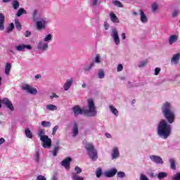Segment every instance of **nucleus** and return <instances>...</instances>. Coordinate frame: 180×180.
I'll return each instance as SVG.
<instances>
[{
  "mask_svg": "<svg viewBox=\"0 0 180 180\" xmlns=\"http://www.w3.org/2000/svg\"><path fill=\"white\" fill-rule=\"evenodd\" d=\"M141 180H148V177H147L146 175L144 174H141V177H140Z\"/></svg>",
  "mask_w": 180,
  "mask_h": 180,
  "instance_id": "603ef678",
  "label": "nucleus"
},
{
  "mask_svg": "<svg viewBox=\"0 0 180 180\" xmlns=\"http://www.w3.org/2000/svg\"><path fill=\"white\" fill-rule=\"evenodd\" d=\"M158 134L162 139H168L171 134V125L165 120H162L158 125Z\"/></svg>",
  "mask_w": 180,
  "mask_h": 180,
  "instance_id": "f03ea898",
  "label": "nucleus"
},
{
  "mask_svg": "<svg viewBox=\"0 0 180 180\" xmlns=\"http://www.w3.org/2000/svg\"><path fill=\"white\" fill-rule=\"evenodd\" d=\"M11 68H12V65L9 63H7L6 64V66H5V74H6V75H9Z\"/></svg>",
  "mask_w": 180,
  "mask_h": 180,
  "instance_id": "412c9836",
  "label": "nucleus"
},
{
  "mask_svg": "<svg viewBox=\"0 0 180 180\" xmlns=\"http://www.w3.org/2000/svg\"><path fill=\"white\" fill-rule=\"evenodd\" d=\"M86 151H88V155L92 161H96L98 160V151L95 149V146L92 143H87L85 146Z\"/></svg>",
  "mask_w": 180,
  "mask_h": 180,
  "instance_id": "20e7f679",
  "label": "nucleus"
},
{
  "mask_svg": "<svg viewBox=\"0 0 180 180\" xmlns=\"http://www.w3.org/2000/svg\"><path fill=\"white\" fill-rule=\"evenodd\" d=\"M96 175L98 178H101L102 176V169H101V167L97 168L96 171Z\"/></svg>",
  "mask_w": 180,
  "mask_h": 180,
  "instance_id": "473e14b6",
  "label": "nucleus"
},
{
  "mask_svg": "<svg viewBox=\"0 0 180 180\" xmlns=\"http://www.w3.org/2000/svg\"><path fill=\"white\" fill-rule=\"evenodd\" d=\"M43 134H44V129H39V133H38V136L41 137V136H44Z\"/></svg>",
  "mask_w": 180,
  "mask_h": 180,
  "instance_id": "3c124183",
  "label": "nucleus"
},
{
  "mask_svg": "<svg viewBox=\"0 0 180 180\" xmlns=\"http://www.w3.org/2000/svg\"><path fill=\"white\" fill-rule=\"evenodd\" d=\"M23 13H26V10H25L23 8H21L18 11L16 16L20 17L22 15H23Z\"/></svg>",
  "mask_w": 180,
  "mask_h": 180,
  "instance_id": "c85d7f7f",
  "label": "nucleus"
},
{
  "mask_svg": "<svg viewBox=\"0 0 180 180\" xmlns=\"http://www.w3.org/2000/svg\"><path fill=\"white\" fill-rule=\"evenodd\" d=\"M57 130H58V125H56V126L53 128L52 134H53V136L56 134V133H57Z\"/></svg>",
  "mask_w": 180,
  "mask_h": 180,
  "instance_id": "49530a36",
  "label": "nucleus"
},
{
  "mask_svg": "<svg viewBox=\"0 0 180 180\" xmlns=\"http://www.w3.org/2000/svg\"><path fill=\"white\" fill-rule=\"evenodd\" d=\"M167 174L164 172H160L158 175V179H164V178H166V176H167Z\"/></svg>",
  "mask_w": 180,
  "mask_h": 180,
  "instance_id": "7c9ffc66",
  "label": "nucleus"
},
{
  "mask_svg": "<svg viewBox=\"0 0 180 180\" xmlns=\"http://www.w3.org/2000/svg\"><path fill=\"white\" fill-rule=\"evenodd\" d=\"M72 180H84V177L77 174V173H72Z\"/></svg>",
  "mask_w": 180,
  "mask_h": 180,
  "instance_id": "5701e85b",
  "label": "nucleus"
},
{
  "mask_svg": "<svg viewBox=\"0 0 180 180\" xmlns=\"http://www.w3.org/2000/svg\"><path fill=\"white\" fill-rule=\"evenodd\" d=\"M30 34H32V32H30V31L27 30L25 34V37H30Z\"/></svg>",
  "mask_w": 180,
  "mask_h": 180,
  "instance_id": "4d7b16f0",
  "label": "nucleus"
},
{
  "mask_svg": "<svg viewBox=\"0 0 180 180\" xmlns=\"http://www.w3.org/2000/svg\"><path fill=\"white\" fill-rule=\"evenodd\" d=\"M120 71H123V65L119 64L117 66V72H120Z\"/></svg>",
  "mask_w": 180,
  "mask_h": 180,
  "instance_id": "09e8293b",
  "label": "nucleus"
},
{
  "mask_svg": "<svg viewBox=\"0 0 180 180\" xmlns=\"http://www.w3.org/2000/svg\"><path fill=\"white\" fill-rule=\"evenodd\" d=\"M88 109H82L79 105H76L72 108L73 113L75 117H78L79 115H85L89 117H94L96 116V107L94 100L90 98L87 100Z\"/></svg>",
  "mask_w": 180,
  "mask_h": 180,
  "instance_id": "f257e3e1",
  "label": "nucleus"
},
{
  "mask_svg": "<svg viewBox=\"0 0 180 180\" xmlns=\"http://www.w3.org/2000/svg\"><path fill=\"white\" fill-rule=\"evenodd\" d=\"M46 109L48 110H51V111L57 110V106L53 104H49L46 105Z\"/></svg>",
  "mask_w": 180,
  "mask_h": 180,
  "instance_id": "cd10ccee",
  "label": "nucleus"
},
{
  "mask_svg": "<svg viewBox=\"0 0 180 180\" xmlns=\"http://www.w3.org/2000/svg\"><path fill=\"white\" fill-rule=\"evenodd\" d=\"M37 29H38V30L43 29V22H41V21L37 22Z\"/></svg>",
  "mask_w": 180,
  "mask_h": 180,
  "instance_id": "e433bc0d",
  "label": "nucleus"
},
{
  "mask_svg": "<svg viewBox=\"0 0 180 180\" xmlns=\"http://www.w3.org/2000/svg\"><path fill=\"white\" fill-rule=\"evenodd\" d=\"M52 37H53V35H51V34H48V35L44 38V41H49L51 40Z\"/></svg>",
  "mask_w": 180,
  "mask_h": 180,
  "instance_id": "a18cd8bd",
  "label": "nucleus"
},
{
  "mask_svg": "<svg viewBox=\"0 0 180 180\" xmlns=\"http://www.w3.org/2000/svg\"><path fill=\"white\" fill-rule=\"evenodd\" d=\"M161 109L162 115L167 120L168 123H174V122H175V113L174 112V110H172L171 103L168 102L164 103Z\"/></svg>",
  "mask_w": 180,
  "mask_h": 180,
  "instance_id": "7ed1b4c3",
  "label": "nucleus"
},
{
  "mask_svg": "<svg viewBox=\"0 0 180 180\" xmlns=\"http://www.w3.org/2000/svg\"><path fill=\"white\" fill-rule=\"evenodd\" d=\"M92 67H94V63H91L89 66H87L84 70L88 72V71H90L91 69L92 68Z\"/></svg>",
  "mask_w": 180,
  "mask_h": 180,
  "instance_id": "de8ad7c7",
  "label": "nucleus"
},
{
  "mask_svg": "<svg viewBox=\"0 0 180 180\" xmlns=\"http://www.w3.org/2000/svg\"><path fill=\"white\" fill-rule=\"evenodd\" d=\"M180 60V53H177L173 55V57L171 59V63H174L175 64H178Z\"/></svg>",
  "mask_w": 180,
  "mask_h": 180,
  "instance_id": "dca6fc26",
  "label": "nucleus"
},
{
  "mask_svg": "<svg viewBox=\"0 0 180 180\" xmlns=\"http://www.w3.org/2000/svg\"><path fill=\"white\" fill-rule=\"evenodd\" d=\"M98 78L102 79V78H105V72L103 70H100L98 73Z\"/></svg>",
  "mask_w": 180,
  "mask_h": 180,
  "instance_id": "c9c22d12",
  "label": "nucleus"
},
{
  "mask_svg": "<svg viewBox=\"0 0 180 180\" xmlns=\"http://www.w3.org/2000/svg\"><path fill=\"white\" fill-rule=\"evenodd\" d=\"M25 49H27L28 50H32V46L20 44L19 46H15V50L17 51H25Z\"/></svg>",
  "mask_w": 180,
  "mask_h": 180,
  "instance_id": "f8f14e48",
  "label": "nucleus"
},
{
  "mask_svg": "<svg viewBox=\"0 0 180 180\" xmlns=\"http://www.w3.org/2000/svg\"><path fill=\"white\" fill-rule=\"evenodd\" d=\"M41 126H43V127H50L51 124H50V122L42 121Z\"/></svg>",
  "mask_w": 180,
  "mask_h": 180,
  "instance_id": "f704fd0d",
  "label": "nucleus"
},
{
  "mask_svg": "<svg viewBox=\"0 0 180 180\" xmlns=\"http://www.w3.org/2000/svg\"><path fill=\"white\" fill-rule=\"evenodd\" d=\"M150 159L153 162H155V164H164V160L158 155H152L150 156Z\"/></svg>",
  "mask_w": 180,
  "mask_h": 180,
  "instance_id": "1a4fd4ad",
  "label": "nucleus"
},
{
  "mask_svg": "<svg viewBox=\"0 0 180 180\" xmlns=\"http://www.w3.org/2000/svg\"><path fill=\"white\" fill-rule=\"evenodd\" d=\"M172 180H180V173H176L172 177Z\"/></svg>",
  "mask_w": 180,
  "mask_h": 180,
  "instance_id": "ea45409f",
  "label": "nucleus"
},
{
  "mask_svg": "<svg viewBox=\"0 0 180 180\" xmlns=\"http://www.w3.org/2000/svg\"><path fill=\"white\" fill-rule=\"evenodd\" d=\"M75 171L77 175H78V174H81V172H82V169H80V167H78V166H76V167H75Z\"/></svg>",
  "mask_w": 180,
  "mask_h": 180,
  "instance_id": "37998d69",
  "label": "nucleus"
},
{
  "mask_svg": "<svg viewBox=\"0 0 180 180\" xmlns=\"http://www.w3.org/2000/svg\"><path fill=\"white\" fill-rule=\"evenodd\" d=\"M117 174V169L116 168H113L110 169V171H107L104 173V176L106 178H112V176H115Z\"/></svg>",
  "mask_w": 180,
  "mask_h": 180,
  "instance_id": "9b49d317",
  "label": "nucleus"
},
{
  "mask_svg": "<svg viewBox=\"0 0 180 180\" xmlns=\"http://www.w3.org/2000/svg\"><path fill=\"white\" fill-rule=\"evenodd\" d=\"M157 9H158V5L157 4V3H154L152 5V11H153V12H155V11H157Z\"/></svg>",
  "mask_w": 180,
  "mask_h": 180,
  "instance_id": "c03bdc74",
  "label": "nucleus"
},
{
  "mask_svg": "<svg viewBox=\"0 0 180 180\" xmlns=\"http://www.w3.org/2000/svg\"><path fill=\"white\" fill-rule=\"evenodd\" d=\"M15 23L17 30L20 32L22 30V25L19 22V20H15Z\"/></svg>",
  "mask_w": 180,
  "mask_h": 180,
  "instance_id": "c756f323",
  "label": "nucleus"
},
{
  "mask_svg": "<svg viewBox=\"0 0 180 180\" xmlns=\"http://www.w3.org/2000/svg\"><path fill=\"white\" fill-rule=\"evenodd\" d=\"M5 30V15L4 13H0V30Z\"/></svg>",
  "mask_w": 180,
  "mask_h": 180,
  "instance_id": "ddd939ff",
  "label": "nucleus"
},
{
  "mask_svg": "<svg viewBox=\"0 0 180 180\" xmlns=\"http://www.w3.org/2000/svg\"><path fill=\"white\" fill-rule=\"evenodd\" d=\"M50 98L51 99H53V98H58V95H57L56 93H53Z\"/></svg>",
  "mask_w": 180,
  "mask_h": 180,
  "instance_id": "bf43d9fd",
  "label": "nucleus"
},
{
  "mask_svg": "<svg viewBox=\"0 0 180 180\" xmlns=\"http://www.w3.org/2000/svg\"><path fill=\"white\" fill-rule=\"evenodd\" d=\"M109 108L110 110L113 115H115V116H119V111L117 110V109L115 108V107L112 105H109Z\"/></svg>",
  "mask_w": 180,
  "mask_h": 180,
  "instance_id": "393cba45",
  "label": "nucleus"
},
{
  "mask_svg": "<svg viewBox=\"0 0 180 180\" xmlns=\"http://www.w3.org/2000/svg\"><path fill=\"white\" fill-rule=\"evenodd\" d=\"M36 15H37V10H34L33 13H32V16L33 18H36Z\"/></svg>",
  "mask_w": 180,
  "mask_h": 180,
  "instance_id": "e2e57ef3",
  "label": "nucleus"
},
{
  "mask_svg": "<svg viewBox=\"0 0 180 180\" xmlns=\"http://www.w3.org/2000/svg\"><path fill=\"white\" fill-rule=\"evenodd\" d=\"M161 72V69L160 68H156L155 69V75H158L160 72Z\"/></svg>",
  "mask_w": 180,
  "mask_h": 180,
  "instance_id": "8fccbe9b",
  "label": "nucleus"
},
{
  "mask_svg": "<svg viewBox=\"0 0 180 180\" xmlns=\"http://www.w3.org/2000/svg\"><path fill=\"white\" fill-rule=\"evenodd\" d=\"M2 2L4 4H8V2H11V0H2Z\"/></svg>",
  "mask_w": 180,
  "mask_h": 180,
  "instance_id": "774afa93",
  "label": "nucleus"
},
{
  "mask_svg": "<svg viewBox=\"0 0 180 180\" xmlns=\"http://www.w3.org/2000/svg\"><path fill=\"white\" fill-rule=\"evenodd\" d=\"M37 180H46V177H44V176L39 175L37 178Z\"/></svg>",
  "mask_w": 180,
  "mask_h": 180,
  "instance_id": "864d4df0",
  "label": "nucleus"
},
{
  "mask_svg": "<svg viewBox=\"0 0 180 180\" xmlns=\"http://www.w3.org/2000/svg\"><path fill=\"white\" fill-rule=\"evenodd\" d=\"M120 153H119V149L117 148H114L112 153V160H116L119 158Z\"/></svg>",
  "mask_w": 180,
  "mask_h": 180,
  "instance_id": "2eb2a0df",
  "label": "nucleus"
},
{
  "mask_svg": "<svg viewBox=\"0 0 180 180\" xmlns=\"http://www.w3.org/2000/svg\"><path fill=\"white\" fill-rule=\"evenodd\" d=\"M169 162H170V167L172 168V169L175 171V169H176V165H175V160L171 158L169 160Z\"/></svg>",
  "mask_w": 180,
  "mask_h": 180,
  "instance_id": "bb28decb",
  "label": "nucleus"
},
{
  "mask_svg": "<svg viewBox=\"0 0 180 180\" xmlns=\"http://www.w3.org/2000/svg\"><path fill=\"white\" fill-rule=\"evenodd\" d=\"M111 36L117 46H119L120 44V38H119V33L117 32V30L116 28H114L112 31Z\"/></svg>",
  "mask_w": 180,
  "mask_h": 180,
  "instance_id": "6e6552de",
  "label": "nucleus"
},
{
  "mask_svg": "<svg viewBox=\"0 0 180 180\" xmlns=\"http://www.w3.org/2000/svg\"><path fill=\"white\" fill-rule=\"evenodd\" d=\"M58 151H60V146H56L54 147L53 150L51 151V153H52L53 157H57Z\"/></svg>",
  "mask_w": 180,
  "mask_h": 180,
  "instance_id": "a878e982",
  "label": "nucleus"
},
{
  "mask_svg": "<svg viewBox=\"0 0 180 180\" xmlns=\"http://www.w3.org/2000/svg\"><path fill=\"white\" fill-rule=\"evenodd\" d=\"M13 29H15V25L13 24V22H11L9 25V27H8L7 30L8 32H12V30H13Z\"/></svg>",
  "mask_w": 180,
  "mask_h": 180,
  "instance_id": "a19ab883",
  "label": "nucleus"
},
{
  "mask_svg": "<svg viewBox=\"0 0 180 180\" xmlns=\"http://www.w3.org/2000/svg\"><path fill=\"white\" fill-rule=\"evenodd\" d=\"M71 85H72V79H69L66 81V83L63 86L64 90L68 91L70 88H71Z\"/></svg>",
  "mask_w": 180,
  "mask_h": 180,
  "instance_id": "6ab92c4d",
  "label": "nucleus"
},
{
  "mask_svg": "<svg viewBox=\"0 0 180 180\" xmlns=\"http://www.w3.org/2000/svg\"><path fill=\"white\" fill-rule=\"evenodd\" d=\"M95 63H101V60L99 59V55H96L95 58Z\"/></svg>",
  "mask_w": 180,
  "mask_h": 180,
  "instance_id": "6e6d98bb",
  "label": "nucleus"
},
{
  "mask_svg": "<svg viewBox=\"0 0 180 180\" xmlns=\"http://www.w3.org/2000/svg\"><path fill=\"white\" fill-rule=\"evenodd\" d=\"M13 8L15 10L19 8V1L18 0H14L13 1Z\"/></svg>",
  "mask_w": 180,
  "mask_h": 180,
  "instance_id": "2f4dec72",
  "label": "nucleus"
},
{
  "mask_svg": "<svg viewBox=\"0 0 180 180\" xmlns=\"http://www.w3.org/2000/svg\"><path fill=\"white\" fill-rule=\"evenodd\" d=\"M148 61L146 60H143L141 62V63L139 65V67L140 68H143V67H146V65H147Z\"/></svg>",
  "mask_w": 180,
  "mask_h": 180,
  "instance_id": "58836bf2",
  "label": "nucleus"
},
{
  "mask_svg": "<svg viewBox=\"0 0 180 180\" xmlns=\"http://www.w3.org/2000/svg\"><path fill=\"white\" fill-rule=\"evenodd\" d=\"M113 4L115 5V6H118V8H123V4L117 0L114 1Z\"/></svg>",
  "mask_w": 180,
  "mask_h": 180,
  "instance_id": "72a5a7b5",
  "label": "nucleus"
},
{
  "mask_svg": "<svg viewBox=\"0 0 180 180\" xmlns=\"http://www.w3.org/2000/svg\"><path fill=\"white\" fill-rule=\"evenodd\" d=\"M23 91H27L31 95H37V89L30 86L29 84H25L22 86Z\"/></svg>",
  "mask_w": 180,
  "mask_h": 180,
  "instance_id": "423d86ee",
  "label": "nucleus"
},
{
  "mask_svg": "<svg viewBox=\"0 0 180 180\" xmlns=\"http://www.w3.org/2000/svg\"><path fill=\"white\" fill-rule=\"evenodd\" d=\"M39 160H40V153L39 152H36L34 160L36 161V162H39Z\"/></svg>",
  "mask_w": 180,
  "mask_h": 180,
  "instance_id": "79ce46f5",
  "label": "nucleus"
},
{
  "mask_svg": "<svg viewBox=\"0 0 180 180\" xmlns=\"http://www.w3.org/2000/svg\"><path fill=\"white\" fill-rule=\"evenodd\" d=\"M122 40H126V33L123 32L122 34Z\"/></svg>",
  "mask_w": 180,
  "mask_h": 180,
  "instance_id": "052dcab7",
  "label": "nucleus"
},
{
  "mask_svg": "<svg viewBox=\"0 0 180 180\" xmlns=\"http://www.w3.org/2000/svg\"><path fill=\"white\" fill-rule=\"evenodd\" d=\"M1 103L3 105H5L7 109H10L11 112H13V110H15V107H13V104L12 103V101L9 100V98H3L1 101Z\"/></svg>",
  "mask_w": 180,
  "mask_h": 180,
  "instance_id": "0eeeda50",
  "label": "nucleus"
},
{
  "mask_svg": "<svg viewBox=\"0 0 180 180\" xmlns=\"http://www.w3.org/2000/svg\"><path fill=\"white\" fill-rule=\"evenodd\" d=\"M105 136H106L107 139H111L112 138V135H110V134H109V133H106Z\"/></svg>",
  "mask_w": 180,
  "mask_h": 180,
  "instance_id": "0e129e2a",
  "label": "nucleus"
},
{
  "mask_svg": "<svg viewBox=\"0 0 180 180\" xmlns=\"http://www.w3.org/2000/svg\"><path fill=\"white\" fill-rule=\"evenodd\" d=\"M71 161H72V158L70 157L66 158L61 162V165L64 167L66 169H70V164H71Z\"/></svg>",
  "mask_w": 180,
  "mask_h": 180,
  "instance_id": "9d476101",
  "label": "nucleus"
},
{
  "mask_svg": "<svg viewBox=\"0 0 180 180\" xmlns=\"http://www.w3.org/2000/svg\"><path fill=\"white\" fill-rule=\"evenodd\" d=\"M25 136L27 137V139H33V134H32V131H30V129L29 128H26L25 130Z\"/></svg>",
  "mask_w": 180,
  "mask_h": 180,
  "instance_id": "b1692460",
  "label": "nucleus"
},
{
  "mask_svg": "<svg viewBox=\"0 0 180 180\" xmlns=\"http://www.w3.org/2000/svg\"><path fill=\"white\" fill-rule=\"evenodd\" d=\"M178 41V36L173 34L171 35L169 37V44H170V46H172V44H174V43H175V41Z\"/></svg>",
  "mask_w": 180,
  "mask_h": 180,
  "instance_id": "f3484780",
  "label": "nucleus"
},
{
  "mask_svg": "<svg viewBox=\"0 0 180 180\" xmlns=\"http://www.w3.org/2000/svg\"><path fill=\"white\" fill-rule=\"evenodd\" d=\"M178 13H179L178 11H174L173 12V13H172V16H173L174 18H176V17L178 16Z\"/></svg>",
  "mask_w": 180,
  "mask_h": 180,
  "instance_id": "13d9d810",
  "label": "nucleus"
},
{
  "mask_svg": "<svg viewBox=\"0 0 180 180\" xmlns=\"http://www.w3.org/2000/svg\"><path fill=\"white\" fill-rule=\"evenodd\" d=\"M49 49V44H44L42 41H39L38 44L39 50H47Z\"/></svg>",
  "mask_w": 180,
  "mask_h": 180,
  "instance_id": "a211bd4d",
  "label": "nucleus"
},
{
  "mask_svg": "<svg viewBox=\"0 0 180 180\" xmlns=\"http://www.w3.org/2000/svg\"><path fill=\"white\" fill-rule=\"evenodd\" d=\"M4 143H5V139L1 138L0 139V146H1V144H4Z\"/></svg>",
  "mask_w": 180,
  "mask_h": 180,
  "instance_id": "680f3d73",
  "label": "nucleus"
},
{
  "mask_svg": "<svg viewBox=\"0 0 180 180\" xmlns=\"http://www.w3.org/2000/svg\"><path fill=\"white\" fill-rule=\"evenodd\" d=\"M73 137L78 136V124L75 123L72 129Z\"/></svg>",
  "mask_w": 180,
  "mask_h": 180,
  "instance_id": "4be33fe9",
  "label": "nucleus"
},
{
  "mask_svg": "<svg viewBox=\"0 0 180 180\" xmlns=\"http://www.w3.org/2000/svg\"><path fill=\"white\" fill-rule=\"evenodd\" d=\"M91 4L92 6H96V4H98V0H91Z\"/></svg>",
  "mask_w": 180,
  "mask_h": 180,
  "instance_id": "5fc2aeb1",
  "label": "nucleus"
},
{
  "mask_svg": "<svg viewBox=\"0 0 180 180\" xmlns=\"http://www.w3.org/2000/svg\"><path fill=\"white\" fill-rule=\"evenodd\" d=\"M105 30H108V29H109V25H108V24H105Z\"/></svg>",
  "mask_w": 180,
  "mask_h": 180,
  "instance_id": "338daca9",
  "label": "nucleus"
},
{
  "mask_svg": "<svg viewBox=\"0 0 180 180\" xmlns=\"http://www.w3.org/2000/svg\"><path fill=\"white\" fill-rule=\"evenodd\" d=\"M117 176L118 178H124V176H126V174L123 172H118L117 173Z\"/></svg>",
  "mask_w": 180,
  "mask_h": 180,
  "instance_id": "4c0bfd02",
  "label": "nucleus"
},
{
  "mask_svg": "<svg viewBox=\"0 0 180 180\" xmlns=\"http://www.w3.org/2000/svg\"><path fill=\"white\" fill-rule=\"evenodd\" d=\"M110 20L113 23H119V18H117V16H116V14L114 13H110Z\"/></svg>",
  "mask_w": 180,
  "mask_h": 180,
  "instance_id": "aec40b11",
  "label": "nucleus"
},
{
  "mask_svg": "<svg viewBox=\"0 0 180 180\" xmlns=\"http://www.w3.org/2000/svg\"><path fill=\"white\" fill-rule=\"evenodd\" d=\"M139 13L141 16V22L142 23H147V22H148V18H147V15H146L144 11H143V10H139Z\"/></svg>",
  "mask_w": 180,
  "mask_h": 180,
  "instance_id": "4468645a",
  "label": "nucleus"
},
{
  "mask_svg": "<svg viewBox=\"0 0 180 180\" xmlns=\"http://www.w3.org/2000/svg\"><path fill=\"white\" fill-rule=\"evenodd\" d=\"M41 141H42V147L44 148H51V139L49 138V136L44 135L40 137Z\"/></svg>",
  "mask_w": 180,
  "mask_h": 180,
  "instance_id": "39448f33",
  "label": "nucleus"
},
{
  "mask_svg": "<svg viewBox=\"0 0 180 180\" xmlns=\"http://www.w3.org/2000/svg\"><path fill=\"white\" fill-rule=\"evenodd\" d=\"M39 78H41V75H37L35 76V79H39Z\"/></svg>",
  "mask_w": 180,
  "mask_h": 180,
  "instance_id": "69168bd1",
  "label": "nucleus"
}]
</instances>
